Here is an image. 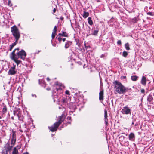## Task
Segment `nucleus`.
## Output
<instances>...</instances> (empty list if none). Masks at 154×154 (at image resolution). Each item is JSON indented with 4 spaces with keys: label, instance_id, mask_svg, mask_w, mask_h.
<instances>
[{
    "label": "nucleus",
    "instance_id": "obj_50",
    "mask_svg": "<svg viewBox=\"0 0 154 154\" xmlns=\"http://www.w3.org/2000/svg\"><path fill=\"white\" fill-rule=\"evenodd\" d=\"M2 117H1L0 116V119H1Z\"/></svg>",
    "mask_w": 154,
    "mask_h": 154
},
{
    "label": "nucleus",
    "instance_id": "obj_16",
    "mask_svg": "<svg viewBox=\"0 0 154 154\" xmlns=\"http://www.w3.org/2000/svg\"><path fill=\"white\" fill-rule=\"evenodd\" d=\"M72 42L70 41H67L65 45V48L66 49L71 45Z\"/></svg>",
    "mask_w": 154,
    "mask_h": 154
},
{
    "label": "nucleus",
    "instance_id": "obj_45",
    "mask_svg": "<svg viewBox=\"0 0 154 154\" xmlns=\"http://www.w3.org/2000/svg\"><path fill=\"white\" fill-rule=\"evenodd\" d=\"M23 154H29L28 152H26L25 153H24Z\"/></svg>",
    "mask_w": 154,
    "mask_h": 154
},
{
    "label": "nucleus",
    "instance_id": "obj_6",
    "mask_svg": "<svg viewBox=\"0 0 154 154\" xmlns=\"http://www.w3.org/2000/svg\"><path fill=\"white\" fill-rule=\"evenodd\" d=\"M16 65H13V66L9 69L8 74L11 75H14L16 74L17 71L16 70Z\"/></svg>",
    "mask_w": 154,
    "mask_h": 154
},
{
    "label": "nucleus",
    "instance_id": "obj_17",
    "mask_svg": "<svg viewBox=\"0 0 154 154\" xmlns=\"http://www.w3.org/2000/svg\"><path fill=\"white\" fill-rule=\"evenodd\" d=\"M39 84L41 85L42 86L45 87L46 86V83L43 80H39Z\"/></svg>",
    "mask_w": 154,
    "mask_h": 154
},
{
    "label": "nucleus",
    "instance_id": "obj_12",
    "mask_svg": "<svg viewBox=\"0 0 154 154\" xmlns=\"http://www.w3.org/2000/svg\"><path fill=\"white\" fill-rule=\"evenodd\" d=\"M62 33H59L58 35V36L60 37L64 36L65 37H68V34L65 32H61Z\"/></svg>",
    "mask_w": 154,
    "mask_h": 154
},
{
    "label": "nucleus",
    "instance_id": "obj_13",
    "mask_svg": "<svg viewBox=\"0 0 154 154\" xmlns=\"http://www.w3.org/2000/svg\"><path fill=\"white\" fill-rule=\"evenodd\" d=\"M103 91H100L99 94V99L100 100H102L103 99Z\"/></svg>",
    "mask_w": 154,
    "mask_h": 154
},
{
    "label": "nucleus",
    "instance_id": "obj_20",
    "mask_svg": "<svg viewBox=\"0 0 154 154\" xmlns=\"http://www.w3.org/2000/svg\"><path fill=\"white\" fill-rule=\"evenodd\" d=\"M97 28L96 30L94 31L93 33L92 34L93 35H97L99 31V28H98L97 26Z\"/></svg>",
    "mask_w": 154,
    "mask_h": 154
},
{
    "label": "nucleus",
    "instance_id": "obj_36",
    "mask_svg": "<svg viewBox=\"0 0 154 154\" xmlns=\"http://www.w3.org/2000/svg\"><path fill=\"white\" fill-rule=\"evenodd\" d=\"M126 76H123L121 77V78L122 79H126Z\"/></svg>",
    "mask_w": 154,
    "mask_h": 154
},
{
    "label": "nucleus",
    "instance_id": "obj_43",
    "mask_svg": "<svg viewBox=\"0 0 154 154\" xmlns=\"http://www.w3.org/2000/svg\"><path fill=\"white\" fill-rule=\"evenodd\" d=\"M40 51H39V50H38V52H36V53H35V54H38V53H39V52H40Z\"/></svg>",
    "mask_w": 154,
    "mask_h": 154
},
{
    "label": "nucleus",
    "instance_id": "obj_40",
    "mask_svg": "<svg viewBox=\"0 0 154 154\" xmlns=\"http://www.w3.org/2000/svg\"><path fill=\"white\" fill-rule=\"evenodd\" d=\"M56 11V9L55 8H54L53 10V12L54 13H55Z\"/></svg>",
    "mask_w": 154,
    "mask_h": 154
},
{
    "label": "nucleus",
    "instance_id": "obj_21",
    "mask_svg": "<svg viewBox=\"0 0 154 154\" xmlns=\"http://www.w3.org/2000/svg\"><path fill=\"white\" fill-rule=\"evenodd\" d=\"M89 15L88 12L84 11L83 14V17L84 18H86L89 16Z\"/></svg>",
    "mask_w": 154,
    "mask_h": 154
},
{
    "label": "nucleus",
    "instance_id": "obj_34",
    "mask_svg": "<svg viewBox=\"0 0 154 154\" xmlns=\"http://www.w3.org/2000/svg\"><path fill=\"white\" fill-rule=\"evenodd\" d=\"M65 94L67 95H70L69 92L68 90H66V91Z\"/></svg>",
    "mask_w": 154,
    "mask_h": 154
},
{
    "label": "nucleus",
    "instance_id": "obj_37",
    "mask_svg": "<svg viewBox=\"0 0 154 154\" xmlns=\"http://www.w3.org/2000/svg\"><path fill=\"white\" fill-rule=\"evenodd\" d=\"M60 19L61 20H63L64 18L63 17L61 16L60 17Z\"/></svg>",
    "mask_w": 154,
    "mask_h": 154
},
{
    "label": "nucleus",
    "instance_id": "obj_24",
    "mask_svg": "<svg viewBox=\"0 0 154 154\" xmlns=\"http://www.w3.org/2000/svg\"><path fill=\"white\" fill-rule=\"evenodd\" d=\"M7 111V108L6 107L4 106L2 109V114H4Z\"/></svg>",
    "mask_w": 154,
    "mask_h": 154
},
{
    "label": "nucleus",
    "instance_id": "obj_15",
    "mask_svg": "<svg viewBox=\"0 0 154 154\" xmlns=\"http://www.w3.org/2000/svg\"><path fill=\"white\" fill-rule=\"evenodd\" d=\"M14 115H16L18 117V119L19 120L22 121L23 120V116H21V115L20 114L19 112L18 113H17L15 112L14 111Z\"/></svg>",
    "mask_w": 154,
    "mask_h": 154
},
{
    "label": "nucleus",
    "instance_id": "obj_28",
    "mask_svg": "<svg viewBox=\"0 0 154 154\" xmlns=\"http://www.w3.org/2000/svg\"><path fill=\"white\" fill-rule=\"evenodd\" d=\"M57 26H55L54 28V29L53 30L52 32L56 33V32L57 31Z\"/></svg>",
    "mask_w": 154,
    "mask_h": 154
},
{
    "label": "nucleus",
    "instance_id": "obj_5",
    "mask_svg": "<svg viewBox=\"0 0 154 154\" xmlns=\"http://www.w3.org/2000/svg\"><path fill=\"white\" fill-rule=\"evenodd\" d=\"M19 50H16V51H17L16 52V51L15 52V57H16L19 58H20L24 60L25 59V57L26 55V52L23 50H22L21 51H18Z\"/></svg>",
    "mask_w": 154,
    "mask_h": 154
},
{
    "label": "nucleus",
    "instance_id": "obj_8",
    "mask_svg": "<svg viewBox=\"0 0 154 154\" xmlns=\"http://www.w3.org/2000/svg\"><path fill=\"white\" fill-rule=\"evenodd\" d=\"M122 113L125 114H131V109L127 106L124 107L122 110Z\"/></svg>",
    "mask_w": 154,
    "mask_h": 154
},
{
    "label": "nucleus",
    "instance_id": "obj_25",
    "mask_svg": "<svg viewBox=\"0 0 154 154\" xmlns=\"http://www.w3.org/2000/svg\"><path fill=\"white\" fill-rule=\"evenodd\" d=\"M128 55V53L126 51H124L122 53V56L124 57H126Z\"/></svg>",
    "mask_w": 154,
    "mask_h": 154
},
{
    "label": "nucleus",
    "instance_id": "obj_7",
    "mask_svg": "<svg viewBox=\"0 0 154 154\" xmlns=\"http://www.w3.org/2000/svg\"><path fill=\"white\" fill-rule=\"evenodd\" d=\"M14 146V145H11V144L8 142L5 144L4 146V148L7 154L8 153V152L12 150Z\"/></svg>",
    "mask_w": 154,
    "mask_h": 154
},
{
    "label": "nucleus",
    "instance_id": "obj_31",
    "mask_svg": "<svg viewBox=\"0 0 154 154\" xmlns=\"http://www.w3.org/2000/svg\"><path fill=\"white\" fill-rule=\"evenodd\" d=\"M8 5L10 6H11L12 5V4L11 3V1L10 0H9L8 1Z\"/></svg>",
    "mask_w": 154,
    "mask_h": 154
},
{
    "label": "nucleus",
    "instance_id": "obj_14",
    "mask_svg": "<svg viewBox=\"0 0 154 154\" xmlns=\"http://www.w3.org/2000/svg\"><path fill=\"white\" fill-rule=\"evenodd\" d=\"M146 77L143 76L141 81V84L143 85H145L146 84Z\"/></svg>",
    "mask_w": 154,
    "mask_h": 154
},
{
    "label": "nucleus",
    "instance_id": "obj_10",
    "mask_svg": "<svg viewBox=\"0 0 154 154\" xmlns=\"http://www.w3.org/2000/svg\"><path fill=\"white\" fill-rule=\"evenodd\" d=\"M135 138V136L133 133H131L129 135V139L131 141H134Z\"/></svg>",
    "mask_w": 154,
    "mask_h": 154
},
{
    "label": "nucleus",
    "instance_id": "obj_4",
    "mask_svg": "<svg viewBox=\"0 0 154 154\" xmlns=\"http://www.w3.org/2000/svg\"><path fill=\"white\" fill-rule=\"evenodd\" d=\"M19 50V48H18L15 49L10 54V58L12 60H14L18 65L20 63L21 61L18 60L19 58L15 57V52L16 51V50L18 51Z\"/></svg>",
    "mask_w": 154,
    "mask_h": 154
},
{
    "label": "nucleus",
    "instance_id": "obj_11",
    "mask_svg": "<svg viewBox=\"0 0 154 154\" xmlns=\"http://www.w3.org/2000/svg\"><path fill=\"white\" fill-rule=\"evenodd\" d=\"M147 101L149 103H153V98L152 97V96L151 95H149L147 97Z\"/></svg>",
    "mask_w": 154,
    "mask_h": 154
},
{
    "label": "nucleus",
    "instance_id": "obj_44",
    "mask_svg": "<svg viewBox=\"0 0 154 154\" xmlns=\"http://www.w3.org/2000/svg\"><path fill=\"white\" fill-rule=\"evenodd\" d=\"M62 40L63 42H64L66 40V38H63V39H62Z\"/></svg>",
    "mask_w": 154,
    "mask_h": 154
},
{
    "label": "nucleus",
    "instance_id": "obj_32",
    "mask_svg": "<svg viewBox=\"0 0 154 154\" xmlns=\"http://www.w3.org/2000/svg\"><path fill=\"white\" fill-rule=\"evenodd\" d=\"M59 36V37H57V36L56 37V38H57V39L58 41H59L60 42L62 40V38L60 37Z\"/></svg>",
    "mask_w": 154,
    "mask_h": 154
},
{
    "label": "nucleus",
    "instance_id": "obj_30",
    "mask_svg": "<svg viewBox=\"0 0 154 154\" xmlns=\"http://www.w3.org/2000/svg\"><path fill=\"white\" fill-rule=\"evenodd\" d=\"M56 34V33L52 32L51 37H52V39H53L55 37V35Z\"/></svg>",
    "mask_w": 154,
    "mask_h": 154
},
{
    "label": "nucleus",
    "instance_id": "obj_27",
    "mask_svg": "<svg viewBox=\"0 0 154 154\" xmlns=\"http://www.w3.org/2000/svg\"><path fill=\"white\" fill-rule=\"evenodd\" d=\"M107 110L105 109L104 110V118H107Z\"/></svg>",
    "mask_w": 154,
    "mask_h": 154
},
{
    "label": "nucleus",
    "instance_id": "obj_39",
    "mask_svg": "<svg viewBox=\"0 0 154 154\" xmlns=\"http://www.w3.org/2000/svg\"><path fill=\"white\" fill-rule=\"evenodd\" d=\"M104 54H102L100 56V57L103 58L104 57Z\"/></svg>",
    "mask_w": 154,
    "mask_h": 154
},
{
    "label": "nucleus",
    "instance_id": "obj_46",
    "mask_svg": "<svg viewBox=\"0 0 154 154\" xmlns=\"http://www.w3.org/2000/svg\"><path fill=\"white\" fill-rule=\"evenodd\" d=\"M46 89L48 90H50V88H48Z\"/></svg>",
    "mask_w": 154,
    "mask_h": 154
},
{
    "label": "nucleus",
    "instance_id": "obj_18",
    "mask_svg": "<svg viewBox=\"0 0 154 154\" xmlns=\"http://www.w3.org/2000/svg\"><path fill=\"white\" fill-rule=\"evenodd\" d=\"M88 23H89V25L91 26L93 24V23L92 20H91V17H88Z\"/></svg>",
    "mask_w": 154,
    "mask_h": 154
},
{
    "label": "nucleus",
    "instance_id": "obj_26",
    "mask_svg": "<svg viewBox=\"0 0 154 154\" xmlns=\"http://www.w3.org/2000/svg\"><path fill=\"white\" fill-rule=\"evenodd\" d=\"M104 120L106 126H107L108 124V119L107 118H104Z\"/></svg>",
    "mask_w": 154,
    "mask_h": 154
},
{
    "label": "nucleus",
    "instance_id": "obj_41",
    "mask_svg": "<svg viewBox=\"0 0 154 154\" xmlns=\"http://www.w3.org/2000/svg\"><path fill=\"white\" fill-rule=\"evenodd\" d=\"M32 97H35V98L36 97V96L35 94H32Z\"/></svg>",
    "mask_w": 154,
    "mask_h": 154
},
{
    "label": "nucleus",
    "instance_id": "obj_42",
    "mask_svg": "<svg viewBox=\"0 0 154 154\" xmlns=\"http://www.w3.org/2000/svg\"><path fill=\"white\" fill-rule=\"evenodd\" d=\"M46 80H47V81H50V79L48 77L46 79Z\"/></svg>",
    "mask_w": 154,
    "mask_h": 154
},
{
    "label": "nucleus",
    "instance_id": "obj_51",
    "mask_svg": "<svg viewBox=\"0 0 154 154\" xmlns=\"http://www.w3.org/2000/svg\"><path fill=\"white\" fill-rule=\"evenodd\" d=\"M149 9H151V7H149Z\"/></svg>",
    "mask_w": 154,
    "mask_h": 154
},
{
    "label": "nucleus",
    "instance_id": "obj_33",
    "mask_svg": "<svg viewBox=\"0 0 154 154\" xmlns=\"http://www.w3.org/2000/svg\"><path fill=\"white\" fill-rule=\"evenodd\" d=\"M117 44L118 45H121L122 44L121 43V41L120 40H119L117 42Z\"/></svg>",
    "mask_w": 154,
    "mask_h": 154
},
{
    "label": "nucleus",
    "instance_id": "obj_29",
    "mask_svg": "<svg viewBox=\"0 0 154 154\" xmlns=\"http://www.w3.org/2000/svg\"><path fill=\"white\" fill-rule=\"evenodd\" d=\"M147 14L151 16H153L154 15V14L151 12H148L147 13Z\"/></svg>",
    "mask_w": 154,
    "mask_h": 154
},
{
    "label": "nucleus",
    "instance_id": "obj_49",
    "mask_svg": "<svg viewBox=\"0 0 154 154\" xmlns=\"http://www.w3.org/2000/svg\"><path fill=\"white\" fill-rule=\"evenodd\" d=\"M134 124V122H133L132 123V125H133Z\"/></svg>",
    "mask_w": 154,
    "mask_h": 154
},
{
    "label": "nucleus",
    "instance_id": "obj_23",
    "mask_svg": "<svg viewBox=\"0 0 154 154\" xmlns=\"http://www.w3.org/2000/svg\"><path fill=\"white\" fill-rule=\"evenodd\" d=\"M125 47L126 50H129L130 49L129 45L128 43H127L125 44Z\"/></svg>",
    "mask_w": 154,
    "mask_h": 154
},
{
    "label": "nucleus",
    "instance_id": "obj_22",
    "mask_svg": "<svg viewBox=\"0 0 154 154\" xmlns=\"http://www.w3.org/2000/svg\"><path fill=\"white\" fill-rule=\"evenodd\" d=\"M138 77V76H132L131 77V78L132 80L136 81L137 80Z\"/></svg>",
    "mask_w": 154,
    "mask_h": 154
},
{
    "label": "nucleus",
    "instance_id": "obj_19",
    "mask_svg": "<svg viewBox=\"0 0 154 154\" xmlns=\"http://www.w3.org/2000/svg\"><path fill=\"white\" fill-rule=\"evenodd\" d=\"M18 150L16 147H14L12 154H18Z\"/></svg>",
    "mask_w": 154,
    "mask_h": 154
},
{
    "label": "nucleus",
    "instance_id": "obj_47",
    "mask_svg": "<svg viewBox=\"0 0 154 154\" xmlns=\"http://www.w3.org/2000/svg\"><path fill=\"white\" fill-rule=\"evenodd\" d=\"M137 125H138V124L137 123H136L134 125L135 126H137Z\"/></svg>",
    "mask_w": 154,
    "mask_h": 154
},
{
    "label": "nucleus",
    "instance_id": "obj_9",
    "mask_svg": "<svg viewBox=\"0 0 154 154\" xmlns=\"http://www.w3.org/2000/svg\"><path fill=\"white\" fill-rule=\"evenodd\" d=\"M16 141V135L15 131L12 132V137L11 140V145H14Z\"/></svg>",
    "mask_w": 154,
    "mask_h": 154
},
{
    "label": "nucleus",
    "instance_id": "obj_38",
    "mask_svg": "<svg viewBox=\"0 0 154 154\" xmlns=\"http://www.w3.org/2000/svg\"><path fill=\"white\" fill-rule=\"evenodd\" d=\"M84 46H85V48H87V47H90L89 46H87L86 45V44L85 43V44H84Z\"/></svg>",
    "mask_w": 154,
    "mask_h": 154
},
{
    "label": "nucleus",
    "instance_id": "obj_2",
    "mask_svg": "<svg viewBox=\"0 0 154 154\" xmlns=\"http://www.w3.org/2000/svg\"><path fill=\"white\" fill-rule=\"evenodd\" d=\"M113 84L115 85L114 87L115 94H124L126 92V88L120 82L116 80L113 82Z\"/></svg>",
    "mask_w": 154,
    "mask_h": 154
},
{
    "label": "nucleus",
    "instance_id": "obj_35",
    "mask_svg": "<svg viewBox=\"0 0 154 154\" xmlns=\"http://www.w3.org/2000/svg\"><path fill=\"white\" fill-rule=\"evenodd\" d=\"M145 90L144 89H142L141 90V92L142 93H144L145 92Z\"/></svg>",
    "mask_w": 154,
    "mask_h": 154
},
{
    "label": "nucleus",
    "instance_id": "obj_3",
    "mask_svg": "<svg viewBox=\"0 0 154 154\" xmlns=\"http://www.w3.org/2000/svg\"><path fill=\"white\" fill-rule=\"evenodd\" d=\"M64 120L63 116H61L60 117L58 121L55 122L51 126H49L48 128L52 132H54L56 131L58 126L62 123Z\"/></svg>",
    "mask_w": 154,
    "mask_h": 154
},
{
    "label": "nucleus",
    "instance_id": "obj_48",
    "mask_svg": "<svg viewBox=\"0 0 154 154\" xmlns=\"http://www.w3.org/2000/svg\"><path fill=\"white\" fill-rule=\"evenodd\" d=\"M11 119H12V120H14V117H11Z\"/></svg>",
    "mask_w": 154,
    "mask_h": 154
},
{
    "label": "nucleus",
    "instance_id": "obj_1",
    "mask_svg": "<svg viewBox=\"0 0 154 154\" xmlns=\"http://www.w3.org/2000/svg\"><path fill=\"white\" fill-rule=\"evenodd\" d=\"M11 31L15 37L16 41L15 42L10 45L9 51H11L13 47H14L18 43V41L20 37V32L17 28L15 25L11 27Z\"/></svg>",
    "mask_w": 154,
    "mask_h": 154
}]
</instances>
